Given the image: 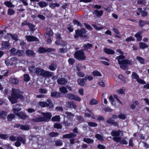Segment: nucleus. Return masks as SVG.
<instances>
[{
    "instance_id": "obj_1",
    "label": "nucleus",
    "mask_w": 149,
    "mask_h": 149,
    "mask_svg": "<svg viewBox=\"0 0 149 149\" xmlns=\"http://www.w3.org/2000/svg\"><path fill=\"white\" fill-rule=\"evenodd\" d=\"M116 51L119 53L121 55L117 57L116 59L117 60L118 63L120 65V67L121 69L125 70L128 68L127 65H131L132 62L127 59H125V56L124 55L123 52L120 49H118Z\"/></svg>"
},
{
    "instance_id": "obj_2",
    "label": "nucleus",
    "mask_w": 149,
    "mask_h": 149,
    "mask_svg": "<svg viewBox=\"0 0 149 149\" xmlns=\"http://www.w3.org/2000/svg\"><path fill=\"white\" fill-rule=\"evenodd\" d=\"M18 98L23 100L24 98L21 94V92L19 90L12 88L11 96L8 97L9 100L12 104H13L17 102V100Z\"/></svg>"
},
{
    "instance_id": "obj_3",
    "label": "nucleus",
    "mask_w": 149,
    "mask_h": 149,
    "mask_svg": "<svg viewBox=\"0 0 149 149\" xmlns=\"http://www.w3.org/2000/svg\"><path fill=\"white\" fill-rule=\"evenodd\" d=\"M43 117H40L33 119L32 120L34 122H48L52 116L51 113L50 112H42Z\"/></svg>"
},
{
    "instance_id": "obj_4",
    "label": "nucleus",
    "mask_w": 149,
    "mask_h": 149,
    "mask_svg": "<svg viewBox=\"0 0 149 149\" xmlns=\"http://www.w3.org/2000/svg\"><path fill=\"white\" fill-rule=\"evenodd\" d=\"M36 75L38 76H43L44 77H49L53 76V72L45 70L43 69L37 68L35 72Z\"/></svg>"
},
{
    "instance_id": "obj_5",
    "label": "nucleus",
    "mask_w": 149,
    "mask_h": 149,
    "mask_svg": "<svg viewBox=\"0 0 149 149\" xmlns=\"http://www.w3.org/2000/svg\"><path fill=\"white\" fill-rule=\"evenodd\" d=\"M74 56L76 59L79 60H84L86 59V56L82 49L76 51L74 54Z\"/></svg>"
},
{
    "instance_id": "obj_6",
    "label": "nucleus",
    "mask_w": 149,
    "mask_h": 149,
    "mask_svg": "<svg viewBox=\"0 0 149 149\" xmlns=\"http://www.w3.org/2000/svg\"><path fill=\"white\" fill-rule=\"evenodd\" d=\"M86 32L85 29L84 28H82L81 30H77L75 31L77 35L74 36V37L75 38H78L77 36L78 35L80 37L88 38V35L86 34Z\"/></svg>"
},
{
    "instance_id": "obj_7",
    "label": "nucleus",
    "mask_w": 149,
    "mask_h": 149,
    "mask_svg": "<svg viewBox=\"0 0 149 149\" xmlns=\"http://www.w3.org/2000/svg\"><path fill=\"white\" fill-rule=\"evenodd\" d=\"M77 135L72 133L66 134L63 135L62 137L63 139H70L71 143L73 144L74 143V138Z\"/></svg>"
},
{
    "instance_id": "obj_8",
    "label": "nucleus",
    "mask_w": 149,
    "mask_h": 149,
    "mask_svg": "<svg viewBox=\"0 0 149 149\" xmlns=\"http://www.w3.org/2000/svg\"><path fill=\"white\" fill-rule=\"evenodd\" d=\"M54 49L50 48L46 49L43 47H40L38 51V52L39 54L45 53L47 52H50L52 51H54Z\"/></svg>"
},
{
    "instance_id": "obj_9",
    "label": "nucleus",
    "mask_w": 149,
    "mask_h": 149,
    "mask_svg": "<svg viewBox=\"0 0 149 149\" xmlns=\"http://www.w3.org/2000/svg\"><path fill=\"white\" fill-rule=\"evenodd\" d=\"M2 47L0 49L1 50H4L5 49H9L10 47V44L8 42H3L1 44Z\"/></svg>"
},
{
    "instance_id": "obj_10",
    "label": "nucleus",
    "mask_w": 149,
    "mask_h": 149,
    "mask_svg": "<svg viewBox=\"0 0 149 149\" xmlns=\"http://www.w3.org/2000/svg\"><path fill=\"white\" fill-rule=\"evenodd\" d=\"M25 38L27 40L30 42L32 41H36L38 42L39 41L38 39L35 36H26Z\"/></svg>"
},
{
    "instance_id": "obj_11",
    "label": "nucleus",
    "mask_w": 149,
    "mask_h": 149,
    "mask_svg": "<svg viewBox=\"0 0 149 149\" xmlns=\"http://www.w3.org/2000/svg\"><path fill=\"white\" fill-rule=\"evenodd\" d=\"M95 15L96 17H100L103 14V11L102 10H95L92 12Z\"/></svg>"
},
{
    "instance_id": "obj_12",
    "label": "nucleus",
    "mask_w": 149,
    "mask_h": 149,
    "mask_svg": "<svg viewBox=\"0 0 149 149\" xmlns=\"http://www.w3.org/2000/svg\"><path fill=\"white\" fill-rule=\"evenodd\" d=\"M15 113L17 116L22 119H25L29 117L28 116L26 115L25 113L22 112L19 113L15 112Z\"/></svg>"
},
{
    "instance_id": "obj_13",
    "label": "nucleus",
    "mask_w": 149,
    "mask_h": 149,
    "mask_svg": "<svg viewBox=\"0 0 149 149\" xmlns=\"http://www.w3.org/2000/svg\"><path fill=\"white\" fill-rule=\"evenodd\" d=\"M57 83L59 84L63 85L66 84L68 81L64 78H59L57 80Z\"/></svg>"
},
{
    "instance_id": "obj_14",
    "label": "nucleus",
    "mask_w": 149,
    "mask_h": 149,
    "mask_svg": "<svg viewBox=\"0 0 149 149\" xmlns=\"http://www.w3.org/2000/svg\"><path fill=\"white\" fill-rule=\"evenodd\" d=\"M106 122L111 125H113L115 126H118V123L114 121L111 118L108 119L106 121Z\"/></svg>"
},
{
    "instance_id": "obj_15",
    "label": "nucleus",
    "mask_w": 149,
    "mask_h": 149,
    "mask_svg": "<svg viewBox=\"0 0 149 149\" xmlns=\"http://www.w3.org/2000/svg\"><path fill=\"white\" fill-rule=\"evenodd\" d=\"M86 81V79L85 78L78 79L77 80V83L79 85L83 86Z\"/></svg>"
},
{
    "instance_id": "obj_16",
    "label": "nucleus",
    "mask_w": 149,
    "mask_h": 149,
    "mask_svg": "<svg viewBox=\"0 0 149 149\" xmlns=\"http://www.w3.org/2000/svg\"><path fill=\"white\" fill-rule=\"evenodd\" d=\"M120 130H118L117 131L113 130L111 133V135L114 137L119 136L120 135Z\"/></svg>"
},
{
    "instance_id": "obj_17",
    "label": "nucleus",
    "mask_w": 149,
    "mask_h": 149,
    "mask_svg": "<svg viewBox=\"0 0 149 149\" xmlns=\"http://www.w3.org/2000/svg\"><path fill=\"white\" fill-rule=\"evenodd\" d=\"M25 52L26 55L29 56H34L35 55V53L33 51L31 50L27 49Z\"/></svg>"
},
{
    "instance_id": "obj_18",
    "label": "nucleus",
    "mask_w": 149,
    "mask_h": 149,
    "mask_svg": "<svg viewBox=\"0 0 149 149\" xmlns=\"http://www.w3.org/2000/svg\"><path fill=\"white\" fill-rule=\"evenodd\" d=\"M51 95L52 97L55 98L59 97L61 96L60 93L56 91L52 92Z\"/></svg>"
},
{
    "instance_id": "obj_19",
    "label": "nucleus",
    "mask_w": 149,
    "mask_h": 149,
    "mask_svg": "<svg viewBox=\"0 0 149 149\" xmlns=\"http://www.w3.org/2000/svg\"><path fill=\"white\" fill-rule=\"evenodd\" d=\"M57 67V65L55 63H52L49 66L48 69L51 71H53L56 69Z\"/></svg>"
},
{
    "instance_id": "obj_20",
    "label": "nucleus",
    "mask_w": 149,
    "mask_h": 149,
    "mask_svg": "<svg viewBox=\"0 0 149 149\" xmlns=\"http://www.w3.org/2000/svg\"><path fill=\"white\" fill-rule=\"evenodd\" d=\"M19 105L18 104L13 106V111L14 112V113L15 111L19 112L21 110V109L19 108Z\"/></svg>"
},
{
    "instance_id": "obj_21",
    "label": "nucleus",
    "mask_w": 149,
    "mask_h": 149,
    "mask_svg": "<svg viewBox=\"0 0 149 149\" xmlns=\"http://www.w3.org/2000/svg\"><path fill=\"white\" fill-rule=\"evenodd\" d=\"M104 51L107 54H113L115 53L114 51L112 49L104 48Z\"/></svg>"
},
{
    "instance_id": "obj_22",
    "label": "nucleus",
    "mask_w": 149,
    "mask_h": 149,
    "mask_svg": "<svg viewBox=\"0 0 149 149\" xmlns=\"http://www.w3.org/2000/svg\"><path fill=\"white\" fill-rule=\"evenodd\" d=\"M68 106L69 107L72 109L76 108V105L73 102H68Z\"/></svg>"
},
{
    "instance_id": "obj_23",
    "label": "nucleus",
    "mask_w": 149,
    "mask_h": 149,
    "mask_svg": "<svg viewBox=\"0 0 149 149\" xmlns=\"http://www.w3.org/2000/svg\"><path fill=\"white\" fill-rule=\"evenodd\" d=\"M7 113L6 112L4 111H0V118L4 119L6 117Z\"/></svg>"
},
{
    "instance_id": "obj_24",
    "label": "nucleus",
    "mask_w": 149,
    "mask_h": 149,
    "mask_svg": "<svg viewBox=\"0 0 149 149\" xmlns=\"http://www.w3.org/2000/svg\"><path fill=\"white\" fill-rule=\"evenodd\" d=\"M10 81L13 84H17L19 83L18 80L15 78H11L10 79Z\"/></svg>"
},
{
    "instance_id": "obj_25",
    "label": "nucleus",
    "mask_w": 149,
    "mask_h": 149,
    "mask_svg": "<svg viewBox=\"0 0 149 149\" xmlns=\"http://www.w3.org/2000/svg\"><path fill=\"white\" fill-rule=\"evenodd\" d=\"M4 4L6 6L9 8L13 7L15 6V5H13L12 2L9 1H5L4 3Z\"/></svg>"
},
{
    "instance_id": "obj_26",
    "label": "nucleus",
    "mask_w": 149,
    "mask_h": 149,
    "mask_svg": "<svg viewBox=\"0 0 149 149\" xmlns=\"http://www.w3.org/2000/svg\"><path fill=\"white\" fill-rule=\"evenodd\" d=\"M17 140L24 144L25 143L26 140L25 139L23 138L22 137H18L17 138Z\"/></svg>"
},
{
    "instance_id": "obj_27",
    "label": "nucleus",
    "mask_w": 149,
    "mask_h": 149,
    "mask_svg": "<svg viewBox=\"0 0 149 149\" xmlns=\"http://www.w3.org/2000/svg\"><path fill=\"white\" fill-rule=\"evenodd\" d=\"M24 52L23 50H17L16 52L15 55L19 56H22L24 54Z\"/></svg>"
},
{
    "instance_id": "obj_28",
    "label": "nucleus",
    "mask_w": 149,
    "mask_h": 149,
    "mask_svg": "<svg viewBox=\"0 0 149 149\" xmlns=\"http://www.w3.org/2000/svg\"><path fill=\"white\" fill-rule=\"evenodd\" d=\"M139 45L140 48L142 49H144L148 47V45L143 42H139Z\"/></svg>"
},
{
    "instance_id": "obj_29",
    "label": "nucleus",
    "mask_w": 149,
    "mask_h": 149,
    "mask_svg": "<svg viewBox=\"0 0 149 149\" xmlns=\"http://www.w3.org/2000/svg\"><path fill=\"white\" fill-rule=\"evenodd\" d=\"M53 34V33L52 31L50 30L49 31L48 33H46L45 34V36L46 38H49L50 36H52Z\"/></svg>"
},
{
    "instance_id": "obj_30",
    "label": "nucleus",
    "mask_w": 149,
    "mask_h": 149,
    "mask_svg": "<svg viewBox=\"0 0 149 149\" xmlns=\"http://www.w3.org/2000/svg\"><path fill=\"white\" fill-rule=\"evenodd\" d=\"M83 141L87 143H90L94 142V140L89 138H84Z\"/></svg>"
},
{
    "instance_id": "obj_31",
    "label": "nucleus",
    "mask_w": 149,
    "mask_h": 149,
    "mask_svg": "<svg viewBox=\"0 0 149 149\" xmlns=\"http://www.w3.org/2000/svg\"><path fill=\"white\" fill-rule=\"evenodd\" d=\"M16 114L15 113L14 114H10L8 115L7 117V118L8 120L11 121L15 117V116Z\"/></svg>"
},
{
    "instance_id": "obj_32",
    "label": "nucleus",
    "mask_w": 149,
    "mask_h": 149,
    "mask_svg": "<svg viewBox=\"0 0 149 149\" xmlns=\"http://www.w3.org/2000/svg\"><path fill=\"white\" fill-rule=\"evenodd\" d=\"M7 36L8 37H11L12 38L16 41L17 40V35H12L10 34H8Z\"/></svg>"
},
{
    "instance_id": "obj_33",
    "label": "nucleus",
    "mask_w": 149,
    "mask_h": 149,
    "mask_svg": "<svg viewBox=\"0 0 149 149\" xmlns=\"http://www.w3.org/2000/svg\"><path fill=\"white\" fill-rule=\"evenodd\" d=\"M138 105V102L136 101H134L130 106V107L131 109H134Z\"/></svg>"
},
{
    "instance_id": "obj_34",
    "label": "nucleus",
    "mask_w": 149,
    "mask_h": 149,
    "mask_svg": "<svg viewBox=\"0 0 149 149\" xmlns=\"http://www.w3.org/2000/svg\"><path fill=\"white\" fill-rule=\"evenodd\" d=\"M47 107H52L53 106V105L52 103V101L50 99H48L47 100Z\"/></svg>"
},
{
    "instance_id": "obj_35",
    "label": "nucleus",
    "mask_w": 149,
    "mask_h": 149,
    "mask_svg": "<svg viewBox=\"0 0 149 149\" xmlns=\"http://www.w3.org/2000/svg\"><path fill=\"white\" fill-rule=\"evenodd\" d=\"M29 126L28 125H22L20 127V129L25 130H27L29 129Z\"/></svg>"
},
{
    "instance_id": "obj_36",
    "label": "nucleus",
    "mask_w": 149,
    "mask_h": 149,
    "mask_svg": "<svg viewBox=\"0 0 149 149\" xmlns=\"http://www.w3.org/2000/svg\"><path fill=\"white\" fill-rule=\"evenodd\" d=\"M148 22L147 21L140 20L139 21V26L140 27H143L146 24H148Z\"/></svg>"
},
{
    "instance_id": "obj_37",
    "label": "nucleus",
    "mask_w": 149,
    "mask_h": 149,
    "mask_svg": "<svg viewBox=\"0 0 149 149\" xmlns=\"http://www.w3.org/2000/svg\"><path fill=\"white\" fill-rule=\"evenodd\" d=\"M39 5L41 8L45 7L47 6L48 4L45 2L40 1L39 3Z\"/></svg>"
},
{
    "instance_id": "obj_38",
    "label": "nucleus",
    "mask_w": 149,
    "mask_h": 149,
    "mask_svg": "<svg viewBox=\"0 0 149 149\" xmlns=\"http://www.w3.org/2000/svg\"><path fill=\"white\" fill-rule=\"evenodd\" d=\"M60 117L59 116H56L53 117L52 118V120L53 121H59L60 120Z\"/></svg>"
},
{
    "instance_id": "obj_39",
    "label": "nucleus",
    "mask_w": 149,
    "mask_h": 149,
    "mask_svg": "<svg viewBox=\"0 0 149 149\" xmlns=\"http://www.w3.org/2000/svg\"><path fill=\"white\" fill-rule=\"evenodd\" d=\"M59 134L57 132H52L49 134V137H56Z\"/></svg>"
},
{
    "instance_id": "obj_40",
    "label": "nucleus",
    "mask_w": 149,
    "mask_h": 149,
    "mask_svg": "<svg viewBox=\"0 0 149 149\" xmlns=\"http://www.w3.org/2000/svg\"><path fill=\"white\" fill-rule=\"evenodd\" d=\"M59 90L61 93H67L68 92L66 88L64 86H62V87L60 88H59Z\"/></svg>"
},
{
    "instance_id": "obj_41",
    "label": "nucleus",
    "mask_w": 149,
    "mask_h": 149,
    "mask_svg": "<svg viewBox=\"0 0 149 149\" xmlns=\"http://www.w3.org/2000/svg\"><path fill=\"white\" fill-rule=\"evenodd\" d=\"M136 58L141 64H143L144 63V60L142 57L137 56L136 57Z\"/></svg>"
},
{
    "instance_id": "obj_42",
    "label": "nucleus",
    "mask_w": 149,
    "mask_h": 149,
    "mask_svg": "<svg viewBox=\"0 0 149 149\" xmlns=\"http://www.w3.org/2000/svg\"><path fill=\"white\" fill-rule=\"evenodd\" d=\"M28 26L30 29L32 31H33L36 29L35 26L30 23Z\"/></svg>"
},
{
    "instance_id": "obj_43",
    "label": "nucleus",
    "mask_w": 149,
    "mask_h": 149,
    "mask_svg": "<svg viewBox=\"0 0 149 149\" xmlns=\"http://www.w3.org/2000/svg\"><path fill=\"white\" fill-rule=\"evenodd\" d=\"M93 75L95 76H101L102 74L97 70H95L92 73Z\"/></svg>"
},
{
    "instance_id": "obj_44",
    "label": "nucleus",
    "mask_w": 149,
    "mask_h": 149,
    "mask_svg": "<svg viewBox=\"0 0 149 149\" xmlns=\"http://www.w3.org/2000/svg\"><path fill=\"white\" fill-rule=\"evenodd\" d=\"M54 127L57 129H61L62 128V125L59 123H55L54 125Z\"/></svg>"
},
{
    "instance_id": "obj_45",
    "label": "nucleus",
    "mask_w": 149,
    "mask_h": 149,
    "mask_svg": "<svg viewBox=\"0 0 149 149\" xmlns=\"http://www.w3.org/2000/svg\"><path fill=\"white\" fill-rule=\"evenodd\" d=\"M135 36L136 38L137 41H140L141 40L142 38L141 36V33H136Z\"/></svg>"
},
{
    "instance_id": "obj_46",
    "label": "nucleus",
    "mask_w": 149,
    "mask_h": 149,
    "mask_svg": "<svg viewBox=\"0 0 149 149\" xmlns=\"http://www.w3.org/2000/svg\"><path fill=\"white\" fill-rule=\"evenodd\" d=\"M98 103V101L94 99H92L91 100L90 104L91 105L96 104Z\"/></svg>"
},
{
    "instance_id": "obj_47",
    "label": "nucleus",
    "mask_w": 149,
    "mask_h": 149,
    "mask_svg": "<svg viewBox=\"0 0 149 149\" xmlns=\"http://www.w3.org/2000/svg\"><path fill=\"white\" fill-rule=\"evenodd\" d=\"M62 142L61 140H58L55 141V145L56 146H61L62 145Z\"/></svg>"
},
{
    "instance_id": "obj_48",
    "label": "nucleus",
    "mask_w": 149,
    "mask_h": 149,
    "mask_svg": "<svg viewBox=\"0 0 149 149\" xmlns=\"http://www.w3.org/2000/svg\"><path fill=\"white\" fill-rule=\"evenodd\" d=\"M8 137V134H2L0 133V138L3 139H6Z\"/></svg>"
},
{
    "instance_id": "obj_49",
    "label": "nucleus",
    "mask_w": 149,
    "mask_h": 149,
    "mask_svg": "<svg viewBox=\"0 0 149 149\" xmlns=\"http://www.w3.org/2000/svg\"><path fill=\"white\" fill-rule=\"evenodd\" d=\"M66 97L70 99L73 100L74 95L71 93H68L65 95Z\"/></svg>"
},
{
    "instance_id": "obj_50",
    "label": "nucleus",
    "mask_w": 149,
    "mask_h": 149,
    "mask_svg": "<svg viewBox=\"0 0 149 149\" xmlns=\"http://www.w3.org/2000/svg\"><path fill=\"white\" fill-rule=\"evenodd\" d=\"M113 30L115 33L116 35V37L117 38H120V36L118 35H119L120 33L118 30L116 28H113Z\"/></svg>"
},
{
    "instance_id": "obj_51",
    "label": "nucleus",
    "mask_w": 149,
    "mask_h": 149,
    "mask_svg": "<svg viewBox=\"0 0 149 149\" xmlns=\"http://www.w3.org/2000/svg\"><path fill=\"white\" fill-rule=\"evenodd\" d=\"M92 46V44L88 43L86 44H84L83 45V47L86 49H89Z\"/></svg>"
},
{
    "instance_id": "obj_52",
    "label": "nucleus",
    "mask_w": 149,
    "mask_h": 149,
    "mask_svg": "<svg viewBox=\"0 0 149 149\" xmlns=\"http://www.w3.org/2000/svg\"><path fill=\"white\" fill-rule=\"evenodd\" d=\"M73 100L78 102H80L81 101L80 97L77 95H74Z\"/></svg>"
},
{
    "instance_id": "obj_53",
    "label": "nucleus",
    "mask_w": 149,
    "mask_h": 149,
    "mask_svg": "<svg viewBox=\"0 0 149 149\" xmlns=\"http://www.w3.org/2000/svg\"><path fill=\"white\" fill-rule=\"evenodd\" d=\"M38 104L40 106L44 107H47V103L46 102H39Z\"/></svg>"
},
{
    "instance_id": "obj_54",
    "label": "nucleus",
    "mask_w": 149,
    "mask_h": 149,
    "mask_svg": "<svg viewBox=\"0 0 149 149\" xmlns=\"http://www.w3.org/2000/svg\"><path fill=\"white\" fill-rule=\"evenodd\" d=\"M95 136V138L99 140L102 141L103 139V137L99 134H96Z\"/></svg>"
},
{
    "instance_id": "obj_55",
    "label": "nucleus",
    "mask_w": 149,
    "mask_h": 149,
    "mask_svg": "<svg viewBox=\"0 0 149 149\" xmlns=\"http://www.w3.org/2000/svg\"><path fill=\"white\" fill-rule=\"evenodd\" d=\"M88 125L89 126L91 127H95L97 126V124L93 122H89L88 123Z\"/></svg>"
},
{
    "instance_id": "obj_56",
    "label": "nucleus",
    "mask_w": 149,
    "mask_h": 149,
    "mask_svg": "<svg viewBox=\"0 0 149 149\" xmlns=\"http://www.w3.org/2000/svg\"><path fill=\"white\" fill-rule=\"evenodd\" d=\"M24 80L25 81H28L30 79V78L28 74H24Z\"/></svg>"
},
{
    "instance_id": "obj_57",
    "label": "nucleus",
    "mask_w": 149,
    "mask_h": 149,
    "mask_svg": "<svg viewBox=\"0 0 149 149\" xmlns=\"http://www.w3.org/2000/svg\"><path fill=\"white\" fill-rule=\"evenodd\" d=\"M15 13V11L14 10L11 9H9L8 11V15H11Z\"/></svg>"
},
{
    "instance_id": "obj_58",
    "label": "nucleus",
    "mask_w": 149,
    "mask_h": 149,
    "mask_svg": "<svg viewBox=\"0 0 149 149\" xmlns=\"http://www.w3.org/2000/svg\"><path fill=\"white\" fill-rule=\"evenodd\" d=\"M16 49L15 48H11L10 50V54L12 55H15Z\"/></svg>"
},
{
    "instance_id": "obj_59",
    "label": "nucleus",
    "mask_w": 149,
    "mask_h": 149,
    "mask_svg": "<svg viewBox=\"0 0 149 149\" xmlns=\"http://www.w3.org/2000/svg\"><path fill=\"white\" fill-rule=\"evenodd\" d=\"M132 78L136 79V80L139 78V75L134 72H133L132 74Z\"/></svg>"
},
{
    "instance_id": "obj_60",
    "label": "nucleus",
    "mask_w": 149,
    "mask_h": 149,
    "mask_svg": "<svg viewBox=\"0 0 149 149\" xmlns=\"http://www.w3.org/2000/svg\"><path fill=\"white\" fill-rule=\"evenodd\" d=\"M63 42V45H65L67 44L66 42L64 41L63 42L62 41H61L59 40H57L55 42V43L57 45H60V44H61V42Z\"/></svg>"
},
{
    "instance_id": "obj_61",
    "label": "nucleus",
    "mask_w": 149,
    "mask_h": 149,
    "mask_svg": "<svg viewBox=\"0 0 149 149\" xmlns=\"http://www.w3.org/2000/svg\"><path fill=\"white\" fill-rule=\"evenodd\" d=\"M63 124L66 127L72 125V123H69L67 121H64L63 122Z\"/></svg>"
},
{
    "instance_id": "obj_62",
    "label": "nucleus",
    "mask_w": 149,
    "mask_h": 149,
    "mask_svg": "<svg viewBox=\"0 0 149 149\" xmlns=\"http://www.w3.org/2000/svg\"><path fill=\"white\" fill-rule=\"evenodd\" d=\"M118 117L120 119L124 120L126 118V116L125 114L121 113L118 115Z\"/></svg>"
},
{
    "instance_id": "obj_63",
    "label": "nucleus",
    "mask_w": 149,
    "mask_h": 149,
    "mask_svg": "<svg viewBox=\"0 0 149 149\" xmlns=\"http://www.w3.org/2000/svg\"><path fill=\"white\" fill-rule=\"evenodd\" d=\"M113 139L116 142H120L121 141V138L118 137H114Z\"/></svg>"
},
{
    "instance_id": "obj_64",
    "label": "nucleus",
    "mask_w": 149,
    "mask_h": 149,
    "mask_svg": "<svg viewBox=\"0 0 149 149\" xmlns=\"http://www.w3.org/2000/svg\"><path fill=\"white\" fill-rule=\"evenodd\" d=\"M65 113L70 118H71L72 117H73L74 116V115L73 114H72L71 113L68 111H66Z\"/></svg>"
}]
</instances>
